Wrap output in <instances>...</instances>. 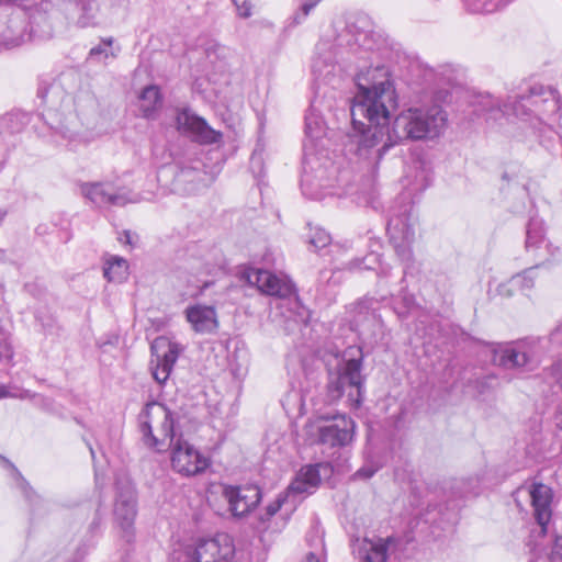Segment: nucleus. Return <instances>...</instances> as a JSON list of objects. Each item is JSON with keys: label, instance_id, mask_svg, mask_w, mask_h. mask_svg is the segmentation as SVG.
Here are the masks:
<instances>
[{"label": "nucleus", "instance_id": "obj_48", "mask_svg": "<svg viewBox=\"0 0 562 562\" xmlns=\"http://www.w3.org/2000/svg\"><path fill=\"white\" fill-rule=\"evenodd\" d=\"M190 170H187L184 168H182L178 175V179H182V178H186L188 175H189Z\"/></svg>", "mask_w": 562, "mask_h": 562}, {"label": "nucleus", "instance_id": "obj_33", "mask_svg": "<svg viewBox=\"0 0 562 562\" xmlns=\"http://www.w3.org/2000/svg\"><path fill=\"white\" fill-rule=\"evenodd\" d=\"M499 0H468V9L472 13L487 14L496 11Z\"/></svg>", "mask_w": 562, "mask_h": 562}, {"label": "nucleus", "instance_id": "obj_4", "mask_svg": "<svg viewBox=\"0 0 562 562\" xmlns=\"http://www.w3.org/2000/svg\"><path fill=\"white\" fill-rule=\"evenodd\" d=\"M448 126V114L439 104L412 106L402 111L393 121L392 127L397 142L435 139Z\"/></svg>", "mask_w": 562, "mask_h": 562}, {"label": "nucleus", "instance_id": "obj_17", "mask_svg": "<svg viewBox=\"0 0 562 562\" xmlns=\"http://www.w3.org/2000/svg\"><path fill=\"white\" fill-rule=\"evenodd\" d=\"M525 244L528 252L542 250L537 257L543 259L542 261L544 262L549 261V257L554 258L555 252L559 251L558 247H552V245L546 240L543 221L538 217H531L529 220Z\"/></svg>", "mask_w": 562, "mask_h": 562}, {"label": "nucleus", "instance_id": "obj_38", "mask_svg": "<svg viewBox=\"0 0 562 562\" xmlns=\"http://www.w3.org/2000/svg\"><path fill=\"white\" fill-rule=\"evenodd\" d=\"M552 562H562V536H557L550 555Z\"/></svg>", "mask_w": 562, "mask_h": 562}, {"label": "nucleus", "instance_id": "obj_15", "mask_svg": "<svg viewBox=\"0 0 562 562\" xmlns=\"http://www.w3.org/2000/svg\"><path fill=\"white\" fill-rule=\"evenodd\" d=\"M224 497L233 516L244 517L257 507L262 494L257 485L226 486Z\"/></svg>", "mask_w": 562, "mask_h": 562}, {"label": "nucleus", "instance_id": "obj_16", "mask_svg": "<svg viewBox=\"0 0 562 562\" xmlns=\"http://www.w3.org/2000/svg\"><path fill=\"white\" fill-rule=\"evenodd\" d=\"M528 494L533 508L535 519L540 528L538 533L539 536H544L552 516V490L546 484L532 483L528 488Z\"/></svg>", "mask_w": 562, "mask_h": 562}, {"label": "nucleus", "instance_id": "obj_5", "mask_svg": "<svg viewBox=\"0 0 562 562\" xmlns=\"http://www.w3.org/2000/svg\"><path fill=\"white\" fill-rule=\"evenodd\" d=\"M362 350L359 347H349L345 350L344 359L334 372H329L327 396L336 402L344 395L350 405L358 407L363 400L364 376L362 370Z\"/></svg>", "mask_w": 562, "mask_h": 562}, {"label": "nucleus", "instance_id": "obj_10", "mask_svg": "<svg viewBox=\"0 0 562 562\" xmlns=\"http://www.w3.org/2000/svg\"><path fill=\"white\" fill-rule=\"evenodd\" d=\"M115 485L114 519L123 531L124 538L130 542L134 535V521L137 515L136 491L127 477L117 479Z\"/></svg>", "mask_w": 562, "mask_h": 562}, {"label": "nucleus", "instance_id": "obj_51", "mask_svg": "<svg viewBox=\"0 0 562 562\" xmlns=\"http://www.w3.org/2000/svg\"><path fill=\"white\" fill-rule=\"evenodd\" d=\"M87 445H88V448H89V450H90V453H91L92 459H94V450H93V448L91 447V445H90V443H87Z\"/></svg>", "mask_w": 562, "mask_h": 562}, {"label": "nucleus", "instance_id": "obj_34", "mask_svg": "<svg viewBox=\"0 0 562 562\" xmlns=\"http://www.w3.org/2000/svg\"><path fill=\"white\" fill-rule=\"evenodd\" d=\"M319 187V184L314 183L311 175H308L307 171L304 170V173L301 179V189L303 194L314 200L322 199L324 194L318 190Z\"/></svg>", "mask_w": 562, "mask_h": 562}, {"label": "nucleus", "instance_id": "obj_28", "mask_svg": "<svg viewBox=\"0 0 562 562\" xmlns=\"http://www.w3.org/2000/svg\"><path fill=\"white\" fill-rule=\"evenodd\" d=\"M78 13L77 23L81 27H87L95 23V14L98 11L97 0H78L75 4Z\"/></svg>", "mask_w": 562, "mask_h": 562}, {"label": "nucleus", "instance_id": "obj_11", "mask_svg": "<svg viewBox=\"0 0 562 562\" xmlns=\"http://www.w3.org/2000/svg\"><path fill=\"white\" fill-rule=\"evenodd\" d=\"M176 126L180 134L200 145H213L222 142L223 134L212 128L203 117L189 109L177 111Z\"/></svg>", "mask_w": 562, "mask_h": 562}, {"label": "nucleus", "instance_id": "obj_43", "mask_svg": "<svg viewBox=\"0 0 562 562\" xmlns=\"http://www.w3.org/2000/svg\"><path fill=\"white\" fill-rule=\"evenodd\" d=\"M308 318L307 311L303 310L302 312L297 313L296 318L294 319V323L297 327H300L302 324H305Z\"/></svg>", "mask_w": 562, "mask_h": 562}, {"label": "nucleus", "instance_id": "obj_22", "mask_svg": "<svg viewBox=\"0 0 562 562\" xmlns=\"http://www.w3.org/2000/svg\"><path fill=\"white\" fill-rule=\"evenodd\" d=\"M0 460L5 464L8 469H10L15 488L21 492L25 501L29 503L31 510L35 513L38 506L43 504L42 497L33 490V487L23 477L21 472L14 467L13 463H11L8 459L1 456Z\"/></svg>", "mask_w": 562, "mask_h": 562}, {"label": "nucleus", "instance_id": "obj_35", "mask_svg": "<svg viewBox=\"0 0 562 562\" xmlns=\"http://www.w3.org/2000/svg\"><path fill=\"white\" fill-rule=\"evenodd\" d=\"M382 467L383 463L380 460L368 458L366 463L355 473V477L368 480L372 477Z\"/></svg>", "mask_w": 562, "mask_h": 562}, {"label": "nucleus", "instance_id": "obj_18", "mask_svg": "<svg viewBox=\"0 0 562 562\" xmlns=\"http://www.w3.org/2000/svg\"><path fill=\"white\" fill-rule=\"evenodd\" d=\"M184 314L195 333L210 334L218 326L216 310L213 306L200 304L188 306Z\"/></svg>", "mask_w": 562, "mask_h": 562}, {"label": "nucleus", "instance_id": "obj_37", "mask_svg": "<svg viewBox=\"0 0 562 562\" xmlns=\"http://www.w3.org/2000/svg\"><path fill=\"white\" fill-rule=\"evenodd\" d=\"M237 7L238 14L243 18L251 15L252 9L258 4L259 0H233Z\"/></svg>", "mask_w": 562, "mask_h": 562}, {"label": "nucleus", "instance_id": "obj_2", "mask_svg": "<svg viewBox=\"0 0 562 562\" xmlns=\"http://www.w3.org/2000/svg\"><path fill=\"white\" fill-rule=\"evenodd\" d=\"M137 420L145 446L157 452L171 449V467L177 473L194 476L209 468V458L181 437L176 439L173 416L166 405L147 403Z\"/></svg>", "mask_w": 562, "mask_h": 562}, {"label": "nucleus", "instance_id": "obj_13", "mask_svg": "<svg viewBox=\"0 0 562 562\" xmlns=\"http://www.w3.org/2000/svg\"><path fill=\"white\" fill-rule=\"evenodd\" d=\"M150 351L151 375L159 384H164L168 380L178 360L180 352L179 345L166 337H157L150 346Z\"/></svg>", "mask_w": 562, "mask_h": 562}, {"label": "nucleus", "instance_id": "obj_53", "mask_svg": "<svg viewBox=\"0 0 562 562\" xmlns=\"http://www.w3.org/2000/svg\"><path fill=\"white\" fill-rule=\"evenodd\" d=\"M293 303H294V305H297V304H299V302H297V300H296V299L293 301Z\"/></svg>", "mask_w": 562, "mask_h": 562}, {"label": "nucleus", "instance_id": "obj_7", "mask_svg": "<svg viewBox=\"0 0 562 562\" xmlns=\"http://www.w3.org/2000/svg\"><path fill=\"white\" fill-rule=\"evenodd\" d=\"M333 468L328 462H318L302 467L286 491L279 494L277 498L265 508V514L259 517L260 521H268L284 504H288L290 499L291 504L294 505L296 496L311 494L319 485L322 477L329 476Z\"/></svg>", "mask_w": 562, "mask_h": 562}, {"label": "nucleus", "instance_id": "obj_45", "mask_svg": "<svg viewBox=\"0 0 562 562\" xmlns=\"http://www.w3.org/2000/svg\"><path fill=\"white\" fill-rule=\"evenodd\" d=\"M306 562H323V561H322V560H321V558H318L316 554H314V553H308V554L306 555Z\"/></svg>", "mask_w": 562, "mask_h": 562}, {"label": "nucleus", "instance_id": "obj_46", "mask_svg": "<svg viewBox=\"0 0 562 562\" xmlns=\"http://www.w3.org/2000/svg\"><path fill=\"white\" fill-rule=\"evenodd\" d=\"M555 423L557 427L562 431V409L557 414Z\"/></svg>", "mask_w": 562, "mask_h": 562}, {"label": "nucleus", "instance_id": "obj_12", "mask_svg": "<svg viewBox=\"0 0 562 562\" xmlns=\"http://www.w3.org/2000/svg\"><path fill=\"white\" fill-rule=\"evenodd\" d=\"M324 425L318 427V442L335 447L349 445L355 436L356 424L352 418L345 414H337L331 417L322 416Z\"/></svg>", "mask_w": 562, "mask_h": 562}, {"label": "nucleus", "instance_id": "obj_8", "mask_svg": "<svg viewBox=\"0 0 562 562\" xmlns=\"http://www.w3.org/2000/svg\"><path fill=\"white\" fill-rule=\"evenodd\" d=\"M413 210L414 207L411 203L405 204L400 212L392 213L386 226L390 241L397 257L405 263L413 261L412 245L415 241L417 224V217Z\"/></svg>", "mask_w": 562, "mask_h": 562}, {"label": "nucleus", "instance_id": "obj_36", "mask_svg": "<svg viewBox=\"0 0 562 562\" xmlns=\"http://www.w3.org/2000/svg\"><path fill=\"white\" fill-rule=\"evenodd\" d=\"M113 44V38L109 37L106 40H103L101 44L98 46H94L90 49L89 56L90 58H108L110 55L113 56L112 53L109 52V48Z\"/></svg>", "mask_w": 562, "mask_h": 562}, {"label": "nucleus", "instance_id": "obj_40", "mask_svg": "<svg viewBox=\"0 0 562 562\" xmlns=\"http://www.w3.org/2000/svg\"><path fill=\"white\" fill-rule=\"evenodd\" d=\"M31 396L30 391H23L20 394H13L9 391V387L4 384H0V398L5 397H19V398H27Z\"/></svg>", "mask_w": 562, "mask_h": 562}, {"label": "nucleus", "instance_id": "obj_6", "mask_svg": "<svg viewBox=\"0 0 562 562\" xmlns=\"http://www.w3.org/2000/svg\"><path fill=\"white\" fill-rule=\"evenodd\" d=\"M542 350L541 339L537 337L502 342L493 348L492 362L506 370L531 372L539 367Z\"/></svg>", "mask_w": 562, "mask_h": 562}, {"label": "nucleus", "instance_id": "obj_52", "mask_svg": "<svg viewBox=\"0 0 562 562\" xmlns=\"http://www.w3.org/2000/svg\"><path fill=\"white\" fill-rule=\"evenodd\" d=\"M100 524V520L98 517L94 518V520L92 521V527H95Z\"/></svg>", "mask_w": 562, "mask_h": 562}, {"label": "nucleus", "instance_id": "obj_25", "mask_svg": "<svg viewBox=\"0 0 562 562\" xmlns=\"http://www.w3.org/2000/svg\"><path fill=\"white\" fill-rule=\"evenodd\" d=\"M391 538L378 541L364 540L359 550L360 558L366 562H387V549Z\"/></svg>", "mask_w": 562, "mask_h": 562}, {"label": "nucleus", "instance_id": "obj_19", "mask_svg": "<svg viewBox=\"0 0 562 562\" xmlns=\"http://www.w3.org/2000/svg\"><path fill=\"white\" fill-rule=\"evenodd\" d=\"M243 278L247 283L256 285L258 290L268 295H284L283 285L277 276L267 270L248 269L244 272Z\"/></svg>", "mask_w": 562, "mask_h": 562}, {"label": "nucleus", "instance_id": "obj_14", "mask_svg": "<svg viewBox=\"0 0 562 562\" xmlns=\"http://www.w3.org/2000/svg\"><path fill=\"white\" fill-rule=\"evenodd\" d=\"M233 554V547L226 536L201 539L192 550L187 552L186 562H227Z\"/></svg>", "mask_w": 562, "mask_h": 562}, {"label": "nucleus", "instance_id": "obj_39", "mask_svg": "<svg viewBox=\"0 0 562 562\" xmlns=\"http://www.w3.org/2000/svg\"><path fill=\"white\" fill-rule=\"evenodd\" d=\"M225 48L220 45H212L205 49L206 58L210 63H214L215 58L223 56Z\"/></svg>", "mask_w": 562, "mask_h": 562}, {"label": "nucleus", "instance_id": "obj_23", "mask_svg": "<svg viewBox=\"0 0 562 562\" xmlns=\"http://www.w3.org/2000/svg\"><path fill=\"white\" fill-rule=\"evenodd\" d=\"M162 105V95L155 85L145 87L138 97V109L145 119L155 117Z\"/></svg>", "mask_w": 562, "mask_h": 562}, {"label": "nucleus", "instance_id": "obj_29", "mask_svg": "<svg viewBox=\"0 0 562 562\" xmlns=\"http://www.w3.org/2000/svg\"><path fill=\"white\" fill-rule=\"evenodd\" d=\"M127 261L120 257H111L103 269L104 277L110 282H122L127 276Z\"/></svg>", "mask_w": 562, "mask_h": 562}, {"label": "nucleus", "instance_id": "obj_44", "mask_svg": "<svg viewBox=\"0 0 562 562\" xmlns=\"http://www.w3.org/2000/svg\"><path fill=\"white\" fill-rule=\"evenodd\" d=\"M333 274L334 273L330 270H322L319 272V281H329Z\"/></svg>", "mask_w": 562, "mask_h": 562}, {"label": "nucleus", "instance_id": "obj_26", "mask_svg": "<svg viewBox=\"0 0 562 562\" xmlns=\"http://www.w3.org/2000/svg\"><path fill=\"white\" fill-rule=\"evenodd\" d=\"M80 82H81L80 72L76 69H69L59 76L58 82L53 83L48 88L47 97L57 94V92L60 88L65 89L67 94H71L79 88Z\"/></svg>", "mask_w": 562, "mask_h": 562}, {"label": "nucleus", "instance_id": "obj_30", "mask_svg": "<svg viewBox=\"0 0 562 562\" xmlns=\"http://www.w3.org/2000/svg\"><path fill=\"white\" fill-rule=\"evenodd\" d=\"M29 122L30 116L27 113L13 111L1 119V128L9 133H19L29 124Z\"/></svg>", "mask_w": 562, "mask_h": 562}, {"label": "nucleus", "instance_id": "obj_24", "mask_svg": "<svg viewBox=\"0 0 562 562\" xmlns=\"http://www.w3.org/2000/svg\"><path fill=\"white\" fill-rule=\"evenodd\" d=\"M514 97H509L503 104L491 94H482L476 98L474 103L477 113H495L502 115L513 114Z\"/></svg>", "mask_w": 562, "mask_h": 562}, {"label": "nucleus", "instance_id": "obj_32", "mask_svg": "<svg viewBox=\"0 0 562 562\" xmlns=\"http://www.w3.org/2000/svg\"><path fill=\"white\" fill-rule=\"evenodd\" d=\"M373 300H362L356 303L355 305V324L357 326L361 325L362 322L369 319H375L376 315L374 310L372 308Z\"/></svg>", "mask_w": 562, "mask_h": 562}, {"label": "nucleus", "instance_id": "obj_31", "mask_svg": "<svg viewBox=\"0 0 562 562\" xmlns=\"http://www.w3.org/2000/svg\"><path fill=\"white\" fill-rule=\"evenodd\" d=\"M331 241L330 235L323 228H311L307 237L310 248L318 251L327 247Z\"/></svg>", "mask_w": 562, "mask_h": 562}, {"label": "nucleus", "instance_id": "obj_49", "mask_svg": "<svg viewBox=\"0 0 562 562\" xmlns=\"http://www.w3.org/2000/svg\"><path fill=\"white\" fill-rule=\"evenodd\" d=\"M125 243L131 244V234L130 232H124Z\"/></svg>", "mask_w": 562, "mask_h": 562}, {"label": "nucleus", "instance_id": "obj_20", "mask_svg": "<svg viewBox=\"0 0 562 562\" xmlns=\"http://www.w3.org/2000/svg\"><path fill=\"white\" fill-rule=\"evenodd\" d=\"M26 22L21 15H13L7 22H0V42L14 47L25 42Z\"/></svg>", "mask_w": 562, "mask_h": 562}, {"label": "nucleus", "instance_id": "obj_1", "mask_svg": "<svg viewBox=\"0 0 562 562\" xmlns=\"http://www.w3.org/2000/svg\"><path fill=\"white\" fill-rule=\"evenodd\" d=\"M334 41L323 37L316 44L312 72L317 81L329 83L338 68V56L348 53L358 60L370 61L369 66H358L355 78L358 92L350 108L352 133L346 146L359 159L376 167L384 154L398 143L393 127L390 128V114L397 105V98L390 70L381 63L393 57V45L364 16L346 24Z\"/></svg>", "mask_w": 562, "mask_h": 562}, {"label": "nucleus", "instance_id": "obj_50", "mask_svg": "<svg viewBox=\"0 0 562 562\" xmlns=\"http://www.w3.org/2000/svg\"><path fill=\"white\" fill-rule=\"evenodd\" d=\"M562 333V325L557 328V331L553 334V339H557V336Z\"/></svg>", "mask_w": 562, "mask_h": 562}, {"label": "nucleus", "instance_id": "obj_47", "mask_svg": "<svg viewBox=\"0 0 562 562\" xmlns=\"http://www.w3.org/2000/svg\"><path fill=\"white\" fill-rule=\"evenodd\" d=\"M50 127L58 131L64 137H69L67 134V131L64 130L63 125H58V126L50 125Z\"/></svg>", "mask_w": 562, "mask_h": 562}, {"label": "nucleus", "instance_id": "obj_42", "mask_svg": "<svg viewBox=\"0 0 562 562\" xmlns=\"http://www.w3.org/2000/svg\"><path fill=\"white\" fill-rule=\"evenodd\" d=\"M552 374L557 378V381L562 385V359L557 361L552 368Z\"/></svg>", "mask_w": 562, "mask_h": 562}, {"label": "nucleus", "instance_id": "obj_21", "mask_svg": "<svg viewBox=\"0 0 562 562\" xmlns=\"http://www.w3.org/2000/svg\"><path fill=\"white\" fill-rule=\"evenodd\" d=\"M544 265V261L533 267L525 269L522 272L513 276L507 283L499 286V292L506 295H513L516 292L526 293L535 285L537 270Z\"/></svg>", "mask_w": 562, "mask_h": 562}, {"label": "nucleus", "instance_id": "obj_41", "mask_svg": "<svg viewBox=\"0 0 562 562\" xmlns=\"http://www.w3.org/2000/svg\"><path fill=\"white\" fill-rule=\"evenodd\" d=\"M261 165H262V158L259 154H257V151H254V154L251 155V158H250V168L252 171L256 170V168L259 169V171H261Z\"/></svg>", "mask_w": 562, "mask_h": 562}, {"label": "nucleus", "instance_id": "obj_9", "mask_svg": "<svg viewBox=\"0 0 562 562\" xmlns=\"http://www.w3.org/2000/svg\"><path fill=\"white\" fill-rule=\"evenodd\" d=\"M81 196L92 206L100 210L123 207L128 203H137L139 198L125 187H117L113 181H89L79 183Z\"/></svg>", "mask_w": 562, "mask_h": 562}, {"label": "nucleus", "instance_id": "obj_27", "mask_svg": "<svg viewBox=\"0 0 562 562\" xmlns=\"http://www.w3.org/2000/svg\"><path fill=\"white\" fill-rule=\"evenodd\" d=\"M305 135L311 140H319L326 135V125L313 108L305 115Z\"/></svg>", "mask_w": 562, "mask_h": 562}, {"label": "nucleus", "instance_id": "obj_3", "mask_svg": "<svg viewBox=\"0 0 562 562\" xmlns=\"http://www.w3.org/2000/svg\"><path fill=\"white\" fill-rule=\"evenodd\" d=\"M513 115L527 123L536 133L551 131L559 134L562 127L560 94L552 87L533 85L527 93L514 97Z\"/></svg>", "mask_w": 562, "mask_h": 562}]
</instances>
